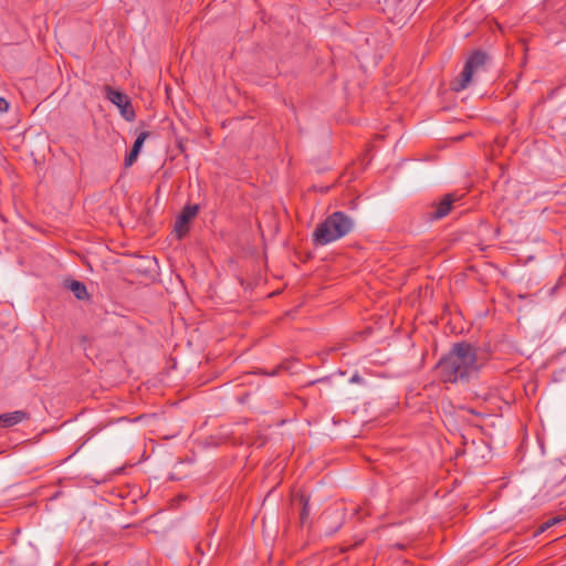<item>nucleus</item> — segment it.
<instances>
[{"label": "nucleus", "instance_id": "obj_1", "mask_svg": "<svg viewBox=\"0 0 566 566\" xmlns=\"http://www.w3.org/2000/svg\"><path fill=\"white\" fill-rule=\"evenodd\" d=\"M483 363L479 360L476 348L468 343H455L450 353L437 365L444 382L469 379L476 374Z\"/></svg>", "mask_w": 566, "mask_h": 566}, {"label": "nucleus", "instance_id": "obj_2", "mask_svg": "<svg viewBox=\"0 0 566 566\" xmlns=\"http://www.w3.org/2000/svg\"><path fill=\"white\" fill-rule=\"evenodd\" d=\"M353 228L354 220L344 212L336 211L316 227L313 239L316 244L326 245L347 235Z\"/></svg>", "mask_w": 566, "mask_h": 566}, {"label": "nucleus", "instance_id": "obj_3", "mask_svg": "<svg viewBox=\"0 0 566 566\" xmlns=\"http://www.w3.org/2000/svg\"><path fill=\"white\" fill-rule=\"evenodd\" d=\"M488 62V54L481 50L473 51L467 59L460 75L451 82L454 92L464 91L472 82L473 76L483 71Z\"/></svg>", "mask_w": 566, "mask_h": 566}, {"label": "nucleus", "instance_id": "obj_4", "mask_svg": "<svg viewBox=\"0 0 566 566\" xmlns=\"http://www.w3.org/2000/svg\"><path fill=\"white\" fill-rule=\"evenodd\" d=\"M104 91L106 98L119 109L123 118H125L127 122L135 120V111L129 97L125 93L116 91L111 86H105Z\"/></svg>", "mask_w": 566, "mask_h": 566}, {"label": "nucleus", "instance_id": "obj_5", "mask_svg": "<svg viewBox=\"0 0 566 566\" xmlns=\"http://www.w3.org/2000/svg\"><path fill=\"white\" fill-rule=\"evenodd\" d=\"M198 210L199 208L197 205H189L182 209L181 213L175 222V232L179 239L186 235V233L189 231L188 223L196 217Z\"/></svg>", "mask_w": 566, "mask_h": 566}, {"label": "nucleus", "instance_id": "obj_6", "mask_svg": "<svg viewBox=\"0 0 566 566\" xmlns=\"http://www.w3.org/2000/svg\"><path fill=\"white\" fill-rule=\"evenodd\" d=\"M458 199L453 193L446 195L440 202L433 206V210L430 212L431 218L438 220L446 217L451 210L452 203Z\"/></svg>", "mask_w": 566, "mask_h": 566}, {"label": "nucleus", "instance_id": "obj_7", "mask_svg": "<svg viewBox=\"0 0 566 566\" xmlns=\"http://www.w3.org/2000/svg\"><path fill=\"white\" fill-rule=\"evenodd\" d=\"M27 419H29V415L22 410L0 415V423L7 428L15 426Z\"/></svg>", "mask_w": 566, "mask_h": 566}, {"label": "nucleus", "instance_id": "obj_8", "mask_svg": "<svg viewBox=\"0 0 566 566\" xmlns=\"http://www.w3.org/2000/svg\"><path fill=\"white\" fill-rule=\"evenodd\" d=\"M148 136H149L148 132H142L137 136L129 154L125 158V166L129 167L135 163V160L137 159V157L139 155L142 147H143V144Z\"/></svg>", "mask_w": 566, "mask_h": 566}, {"label": "nucleus", "instance_id": "obj_9", "mask_svg": "<svg viewBox=\"0 0 566 566\" xmlns=\"http://www.w3.org/2000/svg\"><path fill=\"white\" fill-rule=\"evenodd\" d=\"M67 287L73 292L77 300H85L88 297L85 284L80 281H71Z\"/></svg>", "mask_w": 566, "mask_h": 566}, {"label": "nucleus", "instance_id": "obj_10", "mask_svg": "<svg viewBox=\"0 0 566 566\" xmlns=\"http://www.w3.org/2000/svg\"><path fill=\"white\" fill-rule=\"evenodd\" d=\"M563 518L559 517V516H555V517H552L549 520H547L546 522H544L543 524H541V526L538 527V533H544L545 531H547L549 527L558 524L559 522H562Z\"/></svg>", "mask_w": 566, "mask_h": 566}, {"label": "nucleus", "instance_id": "obj_11", "mask_svg": "<svg viewBox=\"0 0 566 566\" xmlns=\"http://www.w3.org/2000/svg\"><path fill=\"white\" fill-rule=\"evenodd\" d=\"M301 502H302V512H301V521L302 523H305L308 514H310V505H308V500L304 496V495H301L300 497Z\"/></svg>", "mask_w": 566, "mask_h": 566}, {"label": "nucleus", "instance_id": "obj_12", "mask_svg": "<svg viewBox=\"0 0 566 566\" xmlns=\"http://www.w3.org/2000/svg\"><path fill=\"white\" fill-rule=\"evenodd\" d=\"M8 109L9 103L3 97H0V113H6Z\"/></svg>", "mask_w": 566, "mask_h": 566}, {"label": "nucleus", "instance_id": "obj_13", "mask_svg": "<svg viewBox=\"0 0 566 566\" xmlns=\"http://www.w3.org/2000/svg\"><path fill=\"white\" fill-rule=\"evenodd\" d=\"M363 381V378L358 374H354L350 378V382L360 384Z\"/></svg>", "mask_w": 566, "mask_h": 566}]
</instances>
